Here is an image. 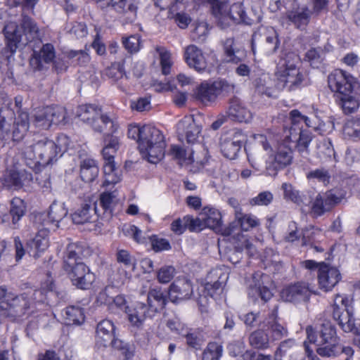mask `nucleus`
Instances as JSON below:
<instances>
[{
	"label": "nucleus",
	"mask_w": 360,
	"mask_h": 360,
	"mask_svg": "<svg viewBox=\"0 0 360 360\" xmlns=\"http://www.w3.org/2000/svg\"><path fill=\"white\" fill-rule=\"evenodd\" d=\"M83 247L77 243L68 245L63 257V269L72 284L78 288L89 289L95 281V275L82 261Z\"/></svg>",
	"instance_id": "f257e3e1"
},
{
	"label": "nucleus",
	"mask_w": 360,
	"mask_h": 360,
	"mask_svg": "<svg viewBox=\"0 0 360 360\" xmlns=\"http://www.w3.org/2000/svg\"><path fill=\"white\" fill-rule=\"evenodd\" d=\"M32 143L27 146L23 155L30 162L27 165H39L46 167L56 162L62 155L61 148L51 139L39 134L32 136Z\"/></svg>",
	"instance_id": "f03ea898"
},
{
	"label": "nucleus",
	"mask_w": 360,
	"mask_h": 360,
	"mask_svg": "<svg viewBox=\"0 0 360 360\" xmlns=\"http://www.w3.org/2000/svg\"><path fill=\"white\" fill-rule=\"evenodd\" d=\"M77 115L81 121L89 124L96 131H110L115 133L119 128L116 115L113 113H103L101 108L95 104L79 105Z\"/></svg>",
	"instance_id": "7ed1b4c3"
},
{
	"label": "nucleus",
	"mask_w": 360,
	"mask_h": 360,
	"mask_svg": "<svg viewBox=\"0 0 360 360\" xmlns=\"http://www.w3.org/2000/svg\"><path fill=\"white\" fill-rule=\"evenodd\" d=\"M300 58L297 55L293 53L285 55L279 63L276 71L278 89L292 91L301 86L304 75L298 68Z\"/></svg>",
	"instance_id": "20e7f679"
},
{
	"label": "nucleus",
	"mask_w": 360,
	"mask_h": 360,
	"mask_svg": "<svg viewBox=\"0 0 360 360\" xmlns=\"http://www.w3.org/2000/svg\"><path fill=\"white\" fill-rule=\"evenodd\" d=\"M139 151L151 163H157L165 156L166 143L162 132L155 127L144 125Z\"/></svg>",
	"instance_id": "39448f33"
},
{
	"label": "nucleus",
	"mask_w": 360,
	"mask_h": 360,
	"mask_svg": "<svg viewBox=\"0 0 360 360\" xmlns=\"http://www.w3.org/2000/svg\"><path fill=\"white\" fill-rule=\"evenodd\" d=\"M20 25L22 34L16 26H7L4 29L7 48L11 53H15L19 46H25L39 37V29L37 24L30 17L22 15Z\"/></svg>",
	"instance_id": "423d86ee"
},
{
	"label": "nucleus",
	"mask_w": 360,
	"mask_h": 360,
	"mask_svg": "<svg viewBox=\"0 0 360 360\" xmlns=\"http://www.w3.org/2000/svg\"><path fill=\"white\" fill-rule=\"evenodd\" d=\"M30 300L26 293L16 295L0 287V316L6 313L15 316L24 315L30 309Z\"/></svg>",
	"instance_id": "0eeeda50"
},
{
	"label": "nucleus",
	"mask_w": 360,
	"mask_h": 360,
	"mask_svg": "<svg viewBox=\"0 0 360 360\" xmlns=\"http://www.w3.org/2000/svg\"><path fill=\"white\" fill-rule=\"evenodd\" d=\"M212 13L221 25H229V21L251 24V20L247 18L243 4L236 3L230 7L226 0H214Z\"/></svg>",
	"instance_id": "6e6552de"
},
{
	"label": "nucleus",
	"mask_w": 360,
	"mask_h": 360,
	"mask_svg": "<svg viewBox=\"0 0 360 360\" xmlns=\"http://www.w3.org/2000/svg\"><path fill=\"white\" fill-rule=\"evenodd\" d=\"M279 46L276 31L271 27H259L252 35V50L264 56L276 53Z\"/></svg>",
	"instance_id": "1a4fd4ad"
},
{
	"label": "nucleus",
	"mask_w": 360,
	"mask_h": 360,
	"mask_svg": "<svg viewBox=\"0 0 360 360\" xmlns=\"http://www.w3.org/2000/svg\"><path fill=\"white\" fill-rule=\"evenodd\" d=\"M67 112L60 106H46L35 110L32 117V123L40 129H48L52 124L64 123Z\"/></svg>",
	"instance_id": "9d476101"
},
{
	"label": "nucleus",
	"mask_w": 360,
	"mask_h": 360,
	"mask_svg": "<svg viewBox=\"0 0 360 360\" xmlns=\"http://www.w3.org/2000/svg\"><path fill=\"white\" fill-rule=\"evenodd\" d=\"M346 192L341 189H332L323 193H319L312 202L311 214L321 217L330 211L345 198Z\"/></svg>",
	"instance_id": "9b49d317"
},
{
	"label": "nucleus",
	"mask_w": 360,
	"mask_h": 360,
	"mask_svg": "<svg viewBox=\"0 0 360 360\" xmlns=\"http://www.w3.org/2000/svg\"><path fill=\"white\" fill-rule=\"evenodd\" d=\"M246 135L238 129L224 133L220 139V148L222 154L230 160L235 159L246 141Z\"/></svg>",
	"instance_id": "f8f14e48"
},
{
	"label": "nucleus",
	"mask_w": 360,
	"mask_h": 360,
	"mask_svg": "<svg viewBox=\"0 0 360 360\" xmlns=\"http://www.w3.org/2000/svg\"><path fill=\"white\" fill-rule=\"evenodd\" d=\"M292 151L288 142L281 143L272 156V159L266 162V172L269 176H275L279 169L290 165L292 161Z\"/></svg>",
	"instance_id": "ddd939ff"
},
{
	"label": "nucleus",
	"mask_w": 360,
	"mask_h": 360,
	"mask_svg": "<svg viewBox=\"0 0 360 360\" xmlns=\"http://www.w3.org/2000/svg\"><path fill=\"white\" fill-rule=\"evenodd\" d=\"M271 148L266 137L262 134L255 136V143L248 153V159L251 166L257 171H260L265 162V157Z\"/></svg>",
	"instance_id": "4468645a"
},
{
	"label": "nucleus",
	"mask_w": 360,
	"mask_h": 360,
	"mask_svg": "<svg viewBox=\"0 0 360 360\" xmlns=\"http://www.w3.org/2000/svg\"><path fill=\"white\" fill-rule=\"evenodd\" d=\"M307 339L311 343H332L339 340L334 326L328 321H324L319 327L314 328L307 326L306 328Z\"/></svg>",
	"instance_id": "2eb2a0df"
},
{
	"label": "nucleus",
	"mask_w": 360,
	"mask_h": 360,
	"mask_svg": "<svg viewBox=\"0 0 360 360\" xmlns=\"http://www.w3.org/2000/svg\"><path fill=\"white\" fill-rule=\"evenodd\" d=\"M330 89L342 96L352 93L353 89L354 77L342 70H335L328 77Z\"/></svg>",
	"instance_id": "dca6fc26"
},
{
	"label": "nucleus",
	"mask_w": 360,
	"mask_h": 360,
	"mask_svg": "<svg viewBox=\"0 0 360 360\" xmlns=\"http://www.w3.org/2000/svg\"><path fill=\"white\" fill-rule=\"evenodd\" d=\"M125 312L131 326L137 329L142 328L147 318L155 316L149 307L142 302H136L131 306L127 307Z\"/></svg>",
	"instance_id": "f3484780"
},
{
	"label": "nucleus",
	"mask_w": 360,
	"mask_h": 360,
	"mask_svg": "<svg viewBox=\"0 0 360 360\" xmlns=\"http://www.w3.org/2000/svg\"><path fill=\"white\" fill-rule=\"evenodd\" d=\"M311 291L305 283H296L284 288L281 292V297L285 302L300 303L307 302Z\"/></svg>",
	"instance_id": "a211bd4d"
},
{
	"label": "nucleus",
	"mask_w": 360,
	"mask_h": 360,
	"mask_svg": "<svg viewBox=\"0 0 360 360\" xmlns=\"http://www.w3.org/2000/svg\"><path fill=\"white\" fill-rule=\"evenodd\" d=\"M184 59L189 68L198 72L202 73L207 70L208 63L206 55L194 44L188 45L185 48Z\"/></svg>",
	"instance_id": "6ab92c4d"
},
{
	"label": "nucleus",
	"mask_w": 360,
	"mask_h": 360,
	"mask_svg": "<svg viewBox=\"0 0 360 360\" xmlns=\"http://www.w3.org/2000/svg\"><path fill=\"white\" fill-rule=\"evenodd\" d=\"M339 270L328 264H319L318 269V281L321 289L327 292L331 290L340 281Z\"/></svg>",
	"instance_id": "aec40b11"
},
{
	"label": "nucleus",
	"mask_w": 360,
	"mask_h": 360,
	"mask_svg": "<svg viewBox=\"0 0 360 360\" xmlns=\"http://www.w3.org/2000/svg\"><path fill=\"white\" fill-rule=\"evenodd\" d=\"M263 328H265L270 340L278 341L288 335L286 326L281 323L278 318L277 309H274L263 321Z\"/></svg>",
	"instance_id": "412c9836"
},
{
	"label": "nucleus",
	"mask_w": 360,
	"mask_h": 360,
	"mask_svg": "<svg viewBox=\"0 0 360 360\" xmlns=\"http://www.w3.org/2000/svg\"><path fill=\"white\" fill-rule=\"evenodd\" d=\"M177 134L181 141H186L188 143H195L200 132V127L196 124L192 117H185L177 124Z\"/></svg>",
	"instance_id": "4be33fe9"
},
{
	"label": "nucleus",
	"mask_w": 360,
	"mask_h": 360,
	"mask_svg": "<svg viewBox=\"0 0 360 360\" xmlns=\"http://www.w3.org/2000/svg\"><path fill=\"white\" fill-rule=\"evenodd\" d=\"M32 179V174L25 169H13L8 171L1 179V183L7 188L18 189Z\"/></svg>",
	"instance_id": "5701e85b"
},
{
	"label": "nucleus",
	"mask_w": 360,
	"mask_h": 360,
	"mask_svg": "<svg viewBox=\"0 0 360 360\" xmlns=\"http://www.w3.org/2000/svg\"><path fill=\"white\" fill-rule=\"evenodd\" d=\"M193 294L191 281L185 278H178L169 287V297L173 302L190 298Z\"/></svg>",
	"instance_id": "b1692460"
},
{
	"label": "nucleus",
	"mask_w": 360,
	"mask_h": 360,
	"mask_svg": "<svg viewBox=\"0 0 360 360\" xmlns=\"http://www.w3.org/2000/svg\"><path fill=\"white\" fill-rule=\"evenodd\" d=\"M333 317L345 333H359V328L356 326L355 319L353 316V309L342 311L340 307L334 308L333 310Z\"/></svg>",
	"instance_id": "393cba45"
},
{
	"label": "nucleus",
	"mask_w": 360,
	"mask_h": 360,
	"mask_svg": "<svg viewBox=\"0 0 360 360\" xmlns=\"http://www.w3.org/2000/svg\"><path fill=\"white\" fill-rule=\"evenodd\" d=\"M49 229L42 228L39 229L34 238L27 243L28 253L30 256L38 258L40 253L45 251L49 245Z\"/></svg>",
	"instance_id": "a878e982"
},
{
	"label": "nucleus",
	"mask_w": 360,
	"mask_h": 360,
	"mask_svg": "<svg viewBox=\"0 0 360 360\" xmlns=\"http://www.w3.org/2000/svg\"><path fill=\"white\" fill-rule=\"evenodd\" d=\"M300 356L298 345L292 338L281 342L274 354L275 360H300Z\"/></svg>",
	"instance_id": "bb28decb"
},
{
	"label": "nucleus",
	"mask_w": 360,
	"mask_h": 360,
	"mask_svg": "<svg viewBox=\"0 0 360 360\" xmlns=\"http://www.w3.org/2000/svg\"><path fill=\"white\" fill-rule=\"evenodd\" d=\"M115 327L108 319L99 322L96 327V342L99 347H106L110 345L115 338Z\"/></svg>",
	"instance_id": "cd10ccee"
},
{
	"label": "nucleus",
	"mask_w": 360,
	"mask_h": 360,
	"mask_svg": "<svg viewBox=\"0 0 360 360\" xmlns=\"http://www.w3.org/2000/svg\"><path fill=\"white\" fill-rule=\"evenodd\" d=\"M312 12L307 5L298 6L286 13L288 20L297 28L304 29L309 22Z\"/></svg>",
	"instance_id": "c85d7f7f"
},
{
	"label": "nucleus",
	"mask_w": 360,
	"mask_h": 360,
	"mask_svg": "<svg viewBox=\"0 0 360 360\" xmlns=\"http://www.w3.org/2000/svg\"><path fill=\"white\" fill-rule=\"evenodd\" d=\"M226 113L229 119L239 122H248L252 117V112L245 108L240 101L236 98L231 101Z\"/></svg>",
	"instance_id": "c756f323"
},
{
	"label": "nucleus",
	"mask_w": 360,
	"mask_h": 360,
	"mask_svg": "<svg viewBox=\"0 0 360 360\" xmlns=\"http://www.w3.org/2000/svg\"><path fill=\"white\" fill-rule=\"evenodd\" d=\"M195 98L205 105L210 104L215 101L219 96L215 82H202L194 92Z\"/></svg>",
	"instance_id": "7c9ffc66"
},
{
	"label": "nucleus",
	"mask_w": 360,
	"mask_h": 360,
	"mask_svg": "<svg viewBox=\"0 0 360 360\" xmlns=\"http://www.w3.org/2000/svg\"><path fill=\"white\" fill-rule=\"evenodd\" d=\"M26 205L20 198H13L11 202L9 214L5 216L4 221L11 219L9 225L12 229L19 227V221L25 214Z\"/></svg>",
	"instance_id": "2f4dec72"
},
{
	"label": "nucleus",
	"mask_w": 360,
	"mask_h": 360,
	"mask_svg": "<svg viewBox=\"0 0 360 360\" xmlns=\"http://www.w3.org/2000/svg\"><path fill=\"white\" fill-rule=\"evenodd\" d=\"M97 212L96 205L91 207L90 205L85 204L72 214V219L73 222L77 224L93 223L97 220Z\"/></svg>",
	"instance_id": "473e14b6"
},
{
	"label": "nucleus",
	"mask_w": 360,
	"mask_h": 360,
	"mask_svg": "<svg viewBox=\"0 0 360 360\" xmlns=\"http://www.w3.org/2000/svg\"><path fill=\"white\" fill-rule=\"evenodd\" d=\"M54 58L55 51L53 46L51 44H46L43 45L39 52H34L30 63L35 68L40 70L42 66V62L49 63Z\"/></svg>",
	"instance_id": "72a5a7b5"
},
{
	"label": "nucleus",
	"mask_w": 360,
	"mask_h": 360,
	"mask_svg": "<svg viewBox=\"0 0 360 360\" xmlns=\"http://www.w3.org/2000/svg\"><path fill=\"white\" fill-rule=\"evenodd\" d=\"M99 169L96 161L86 158L80 162V176L84 182H93L98 176Z\"/></svg>",
	"instance_id": "f704fd0d"
},
{
	"label": "nucleus",
	"mask_w": 360,
	"mask_h": 360,
	"mask_svg": "<svg viewBox=\"0 0 360 360\" xmlns=\"http://www.w3.org/2000/svg\"><path fill=\"white\" fill-rule=\"evenodd\" d=\"M167 304V297L160 288H153L147 295V305L155 314L163 309Z\"/></svg>",
	"instance_id": "c9c22d12"
},
{
	"label": "nucleus",
	"mask_w": 360,
	"mask_h": 360,
	"mask_svg": "<svg viewBox=\"0 0 360 360\" xmlns=\"http://www.w3.org/2000/svg\"><path fill=\"white\" fill-rule=\"evenodd\" d=\"M30 127L29 115L21 112L18 115L13 127L11 139L14 141L22 140Z\"/></svg>",
	"instance_id": "e433bc0d"
},
{
	"label": "nucleus",
	"mask_w": 360,
	"mask_h": 360,
	"mask_svg": "<svg viewBox=\"0 0 360 360\" xmlns=\"http://www.w3.org/2000/svg\"><path fill=\"white\" fill-rule=\"evenodd\" d=\"M202 220L206 228L219 230L221 226V214L213 207H205L201 211Z\"/></svg>",
	"instance_id": "4c0bfd02"
},
{
	"label": "nucleus",
	"mask_w": 360,
	"mask_h": 360,
	"mask_svg": "<svg viewBox=\"0 0 360 360\" xmlns=\"http://www.w3.org/2000/svg\"><path fill=\"white\" fill-rule=\"evenodd\" d=\"M268 278L269 277L266 275L257 274L256 276H254L255 284L253 286H251L249 294L254 296L255 292L264 301L266 302L270 300L272 297V293L266 286L264 285V281Z\"/></svg>",
	"instance_id": "58836bf2"
},
{
	"label": "nucleus",
	"mask_w": 360,
	"mask_h": 360,
	"mask_svg": "<svg viewBox=\"0 0 360 360\" xmlns=\"http://www.w3.org/2000/svg\"><path fill=\"white\" fill-rule=\"evenodd\" d=\"M68 214V211L65 209L63 203L53 202L49 207V211L47 215L40 214L36 217V220L41 221L44 220L45 217L48 218V222L56 223L60 222Z\"/></svg>",
	"instance_id": "ea45409f"
},
{
	"label": "nucleus",
	"mask_w": 360,
	"mask_h": 360,
	"mask_svg": "<svg viewBox=\"0 0 360 360\" xmlns=\"http://www.w3.org/2000/svg\"><path fill=\"white\" fill-rule=\"evenodd\" d=\"M251 347L257 349H266L270 346V338L264 328L252 332L248 338Z\"/></svg>",
	"instance_id": "a19ab883"
},
{
	"label": "nucleus",
	"mask_w": 360,
	"mask_h": 360,
	"mask_svg": "<svg viewBox=\"0 0 360 360\" xmlns=\"http://www.w3.org/2000/svg\"><path fill=\"white\" fill-rule=\"evenodd\" d=\"M284 198L293 202L298 205H308L310 202L306 195L296 190L290 184L283 183L282 184Z\"/></svg>",
	"instance_id": "79ce46f5"
},
{
	"label": "nucleus",
	"mask_w": 360,
	"mask_h": 360,
	"mask_svg": "<svg viewBox=\"0 0 360 360\" xmlns=\"http://www.w3.org/2000/svg\"><path fill=\"white\" fill-rule=\"evenodd\" d=\"M104 181L103 186L115 184L120 181V170L115 167L114 161H105L103 166Z\"/></svg>",
	"instance_id": "37998d69"
},
{
	"label": "nucleus",
	"mask_w": 360,
	"mask_h": 360,
	"mask_svg": "<svg viewBox=\"0 0 360 360\" xmlns=\"http://www.w3.org/2000/svg\"><path fill=\"white\" fill-rule=\"evenodd\" d=\"M224 49L228 62L238 63L245 56L244 51L236 47L234 41L231 38L226 39Z\"/></svg>",
	"instance_id": "c03bdc74"
},
{
	"label": "nucleus",
	"mask_w": 360,
	"mask_h": 360,
	"mask_svg": "<svg viewBox=\"0 0 360 360\" xmlns=\"http://www.w3.org/2000/svg\"><path fill=\"white\" fill-rule=\"evenodd\" d=\"M63 317L66 325H81L84 321V315L79 307H68L64 311Z\"/></svg>",
	"instance_id": "a18cd8bd"
},
{
	"label": "nucleus",
	"mask_w": 360,
	"mask_h": 360,
	"mask_svg": "<svg viewBox=\"0 0 360 360\" xmlns=\"http://www.w3.org/2000/svg\"><path fill=\"white\" fill-rule=\"evenodd\" d=\"M112 6L118 12H124L129 15V18L136 16L137 6L136 0H110Z\"/></svg>",
	"instance_id": "49530a36"
},
{
	"label": "nucleus",
	"mask_w": 360,
	"mask_h": 360,
	"mask_svg": "<svg viewBox=\"0 0 360 360\" xmlns=\"http://www.w3.org/2000/svg\"><path fill=\"white\" fill-rule=\"evenodd\" d=\"M182 336L186 338L188 346L195 349H200L205 340L202 330L200 328L186 329Z\"/></svg>",
	"instance_id": "de8ad7c7"
},
{
	"label": "nucleus",
	"mask_w": 360,
	"mask_h": 360,
	"mask_svg": "<svg viewBox=\"0 0 360 360\" xmlns=\"http://www.w3.org/2000/svg\"><path fill=\"white\" fill-rule=\"evenodd\" d=\"M352 93H347L340 96V105L345 114L355 112L359 108V100Z\"/></svg>",
	"instance_id": "09e8293b"
},
{
	"label": "nucleus",
	"mask_w": 360,
	"mask_h": 360,
	"mask_svg": "<svg viewBox=\"0 0 360 360\" xmlns=\"http://www.w3.org/2000/svg\"><path fill=\"white\" fill-rule=\"evenodd\" d=\"M228 277L225 274H220L218 280L212 283L207 282L204 287V292L211 297L220 295L224 289Z\"/></svg>",
	"instance_id": "8fccbe9b"
},
{
	"label": "nucleus",
	"mask_w": 360,
	"mask_h": 360,
	"mask_svg": "<svg viewBox=\"0 0 360 360\" xmlns=\"http://www.w3.org/2000/svg\"><path fill=\"white\" fill-rule=\"evenodd\" d=\"M316 345V352L323 357H335L340 354V341H333L332 343H319Z\"/></svg>",
	"instance_id": "3c124183"
},
{
	"label": "nucleus",
	"mask_w": 360,
	"mask_h": 360,
	"mask_svg": "<svg viewBox=\"0 0 360 360\" xmlns=\"http://www.w3.org/2000/svg\"><path fill=\"white\" fill-rule=\"evenodd\" d=\"M273 82L268 75H264L259 77L255 81V86L256 91L262 95H266L268 97L273 96Z\"/></svg>",
	"instance_id": "603ef678"
},
{
	"label": "nucleus",
	"mask_w": 360,
	"mask_h": 360,
	"mask_svg": "<svg viewBox=\"0 0 360 360\" xmlns=\"http://www.w3.org/2000/svg\"><path fill=\"white\" fill-rule=\"evenodd\" d=\"M322 237L321 230L314 226H309L303 231L302 244L304 245H310L319 241Z\"/></svg>",
	"instance_id": "864d4df0"
},
{
	"label": "nucleus",
	"mask_w": 360,
	"mask_h": 360,
	"mask_svg": "<svg viewBox=\"0 0 360 360\" xmlns=\"http://www.w3.org/2000/svg\"><path fill=\"white\" fill-rule=\"evenodd\" d=\"M325 56V52L321 47L311 48L305 53V60L311 66L318 67L321 63Z\"/></svg>",
	"instance_id": "5fc2aeb1"
},
{
	"label": "nucleus",
	"mask_w": 360,
	"mask_h": 360,
	"mask_svg": "<svg viewBox=\"0 0 360 360\" xmlns=\"http://www.w3.org/2000/svg\"><path fill=\"white\" fill-rule=\"evenodd\" d=\"M155 50L160 56L162 74L165 75L169 74L172 64L170 53L165 48L162 46H157Z\"/></svg>",
	"instance_id": "6e6d98bb"
},
{
	"label": "nucleus",
	"mask_w": 360,
	"mask_h": 360,
	"mask_svg": "<svg viewBox=\"0 0 360 360\" xmlns=\"http://www.w3.org/2000/svg\"><path fill=\"white\" fill-rule=\"evenodd\" d=\"M68 58L72 60V63L82 67L87 65L90 62V56L84 51H70L68 53Z\"/></svg>",
	"instance_id": "4d7b16f0"
},
{
	"label": "nucleus",
	"mask_w": 360,
	"mask_h": 360,
	"mask_svg": "<svg viewBox=\"0 0 360 360\" xmlns=\"http://www.w3.org/2000/svg\"><path fill=\"white\" fill-rule=\"evenodd\" d=\"M221 354V346L216 342H210L203 352L202 360H219Z\"/></svg>",
	"instance_id": "13d9d810"
},
{
	"label": "nucleus",
	"mask_w": 360,
	"mask_h": 360,
	"mask_svg": "<svg viewBox=\"0 0 360 360\" xmlns=\"http://www.w3.org/2000/svg\"><path fill=\"white\" fill-rule=\"evenodd\" d=\"M15 265L13 255L8 249V244L6 240L0 241V266H12Z\"/></svg>",
	"instance_id": "bf43d9fd"
},
{
	"label": "nucleus",
	"mask_w": 360,
	"mask_h": 360,
	"mask_svg": "<svg viewBox=\"0 0 360 360\" xmlns=\"http://www.w3.org/2000/svg\"><path fill=\"white\" fill-rule=\"evenodd\" d=\"M311 141V136L307 131H300L297 140V148L298 151L304 158L309 155L308 146Z\"/></svg>",
	"instance_id": "052dcab7"
},
{
	"label": "nucleus",
	"mask_w": 360,
	"mask_h": 360,
	"mask_svg": "<svg viewBox=\"0 0 360 360\" xmlns=\"http://www.w3.org/2000/svg\"><path fill=\"white\" fill-rule=\"evenodd\" d=\"M317 148L318 153L321 158H330L335 155L334 148L330 140L328 139H323L320 141Z\"/></svg>",
	"instance_id": "680f3d73"
},
{
	"label": "nucleus",
	"mask_w": 360,
	"mask_h": 360,
	"mask_svg": "<svg viewBox=\"0 0 360 360\" xmlns=\"http://www.w3.org/2000/svg\"><path fill=\"white\" fill-rule=\"evenodd\" d=\"M307 178L310 180L316 179L323 183L324 185H326L330 182V174L327 169L321 168L308 172L307 174Z\"/></svg>",
	"instance_id": "e2e57ef3"
},
{
	"label": "nucleus",
	"mask_w": 360,
	"mask_h": 360,
	"mask_svg": "<svg viewBox=\"0 0 360 360\" xmlns=\"http://www.w3.org/2000/svg\"><path fill=\"white\" fill-rule=\"evenodd\" d=\"M169 154L172 158L179 160L180 164H191L193 162V160L191 157L188 158H186L185 150L179 146H171Z\"/></svg>",
	"instance_id": "0e129e2a"
},
{
	"label": "nucleus",
	"mask_w": 360,
	"mask_h": 360,
	"mask_svg": "<svg viewBox=\"0 0 360 360\" xmlns=\"http://www.w3.org/2000/svg\"><path fill=\"white\" fill-rule=\"evenodd\" d=\"M117 198V192H103L101 194L99 198V205L105 211H110L112 205L115 204Z\"/></svg>",
	"instance_id": "69168bd1"
},
{
	"label": "nucleus",
	"mask_w": 360,
	"mask_h": 360,
	"mask_svg": "<svg viewBox=\"0 0 360 360\" xmlns=\"http://www.w3.org/2000/svg\"><path fill=\"white\" fill-rule=\"evenodd\" d=\"M184 221L186 224H187V228L191 231L197 230L200 231L206 228L203 223L204 221L202 220L201 212L199 214V217L196 218H193L190 215H186L184 217Z\"/></svg>",
	"instance_id": "338daca9"
},
{
	"label": "nucleus",
	"mask_w": 360,
	"mask_h": 360,
	"mask_svg": "<svg viewBox=\"0 0 360 360\" xmlns=\"http://www.w3.org/2000/svg\"><path fill=\"white\" fill-rule=\"evenodd\" d=\"M273 200V194L270 191H263L258 194L257 196L250 200V204L254 205H269Z\"/></svg>",
	"instance_id": "774afa93"
}]
</instances>
